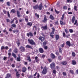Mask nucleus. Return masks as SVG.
<instances>
[{"label": "nucleus", "mask_w": 78, "mask_h": 78, "mask_svg": "<svg viewBox=\"0 0 78 78\" xmlns=\"http://www.w3.org/2000/svg\"><path fill=\"white\" fill-rule=\"evenodd\" d=\"M33 8L35 10H36L37 9H39V10H42V3H41L39 5H39L37 4L35 6H34L33 7Z\"/></svg>", "instance_id": "f257e3e1"}, {"label": "nucleus", "mask_w": 78, "mask_h": 78, "mask_svg": "<svg viewBox=\"0 0 78 78\" xmlns=\"http://www.w3.org/2000/svg\"><path fill=\"white\" fill-rule=\"evenodd\" d=\"M64 16H65V14H63L62 16V17L61 18V20H60V23L61 25H65V23L63 22L62 20H64Z\"/></svg>", "instance_id": "f03ea898"}, {"label": "nucleus", "mask_w": 78, "mask_h": 78, "mask_svg": "<svg viewBox=\"0 0 78 78\" xmlns=\"http://www.w3.org/2000/svg\"><path fill=\"white\" fill-rule=\"evenodd\" d=\"M52 31L51 33H50L49 36L50 37L52 38V39H54V35H52V34H55V29L54 27L52 28Z\"/></svg>", "instance_id": "7ed1b4c3"}, {"label": "nucleus", "mask_w": 78, "mask_h": 78, "mask_svg": "<svg viewBox=\"0 0 78 78\" xmlns=\"http://www.w3.org/2000/svg\"><path fill=\"white\" fill-rule=\"evenodd\" d=\"M28 41L29 44L30 45H36V43L34 42V41H33V39H28Z\"/></svg>", "instance_id": "20e7f679"}, {"label": "nucleus", "mask_w": 78, "mask_h": 78, "mask_svg": "<svg viewBox=\"0 0 78 78\" xmlns=\"http://www.w3.org/2000/svg\"><path fill=\"white\" fill-rule=\"evenodd\" d=\"M47 73V68L46 66H45L43 69L42 73L43 75H45Z\"/></svg>", "instance_id": "39448f33"}, {"label": "nucleus", "mask_w": 78, "mask_h": 78, "mask_svg": "<svg viewBox=\"0 0 78 78\" xmlns=\"http://www.w3.org/2000/svg\"><path fill=\"white\" fill-rule=\"evenodd\" d=\"M19 50L22 51V52H25V51L26 49L24 47H23V46H21Z\"/></svg>", "instance_id": "423d86ee"}, {"label": "nucleus", "mask_w": 78, "mask_h": 78, "mask_svg": "<svg viewBox=\"0 0 78 78\" xmlns=\"http://www.w3.org/2000/svg\"><path fill=\"white\" fill-rule=\"evenodd\" d=\"M38 39L39 41H41V42H44L45 41V37L40 36L38 37Z\"/></svg>", "instance_id": "0eeeda50"}, {"label": "nucleus", "mask_w": 78, "mask_h": 78, "mask_svg": "<svg viewBox=\"0 0 78 78\" xmlns=\"http://www.w3.org/2000/svg\"><path fill=\"white\" fill-rule=\"evenodd\" d=\"M47 16L45 15H44V20H42V22H44V23H45V22H47Z\"/></svg>", "instance_id": "6e6552de"}, {"label": "nucleus", "mask_w": 78, "mask_h": 78, "mask_svg": "<svg viewBox=\"0 0 78 78\" xmlns=\"http://www.w3.org/2000/svg\"><path fill=\"white\" fill-rule=\"evenodd\" d=\"M27 35L28 37H30H30H33V34L32 33L30 32L29 33H27Z\"/></svg>", "instance_id": "1a4fd4ad"}, {"label": "nucleus", "mask_w": 78, "mask_h": 78, "mask_svg": "<svg viewBox=\"0 0 78 78\" xmlns=\"http://www.w3.org/2000/svg\"><path fill=\"white\" fill-rule=\"evenodd\" d=\"M27 68L25 66H24L22 68V72H23V73H25V72H27Z\"/></svg>", "instance_id": "9d476101"}, {"label": "nucleus", "mask_w": 78, "mask_h": 78, "mask_svg": "<svg viewBox=\"0 0 78 78\" xmlns=\"http://www.w3.org/2000/svg\"><path fill=\"white\" fill-rule=\"evenodd\" d=\"M39 52L41 53H43L44 52V49L42 48H39L38 49Z\"/></svg>", "instance_id": "9b49d317"}, {"label": "nucleus", "mask_w": 78, "mask_h": 78, "mask_svg": "<svg viewBox=\"0 0 78 78\" xmlns=\"http://www.w3.org/2000/svg\"><path fill=\"white\" fill-rule=\"evenodd\" d=\"M16 12L17 14V17H21V15L20 13V11L19 10H17Z\"/></svg>", "instance_id": "f8f14e48"}, {"label": "nucleus", "mask_w": 78, "mask_h": 78, "mask_svg": "<svg viewBox=\"0 0 78 78\" xmlns=\"http://www.w3.org/2000/svg\"><path fill=\"white\" fill-rule=\"evenodd\" d=\"M48 27H47V26L45 25L44 26H42L41 27V29H42V30H45L47 29Z\"/></svg>", "instance_id": "ddd939ff"}, {"label": "nucleus", "mask_w": 78, "mask_h": 78, "mask_svg": "<svg viewBox=\"0 0 78 78\" xmlns=\"http://www.w3.org/2000/svg\"><path fill=\"white\" fill-rule=\"evenodd\" d=\"M50 66L51 69H53V68H55V64L54 62L52 63H51L50 64Z\"/></svg>", "instance_id": "4468645a"}, {"label": "nucleus", "mask_w": 78, "mask_h": 78, "mask_svg": "<svg viewBox=\"0 0 78 78\" xmlns=\"http://www.w3.org/2000/svg\"><path fill=\"white\" fill-rule=\"evenodd\" d=\"M10 77H11V74L8 73L7 74L6 77H5V78H9Z\"/></svg>", "instance_id": "2eb2a0df"}, {"label": "nucleus", "mask_w": 78, "mask_h": 78, "mask_svg": "<svg viewBox=\"0 0 78 78\" xmlns=\"http://www.w3.org/2000/svg\"><path fill=\"white\" fill-rule=\"evenodd\" d=\"M51 57L52 59H54L56 58V56H55V55L53 53H51Z\"/></svg>", "instance_id": "dca6fc26"}, {"label": "nucleus", "mask_w": 78, "mask_h": 78, "mask_svg": "<svg viewBox=\"0 0 78 78\" xmlns=\"http://www.w3.org/2000/svg\"><path fill=\"white\" fill-rule=\"evenodd\" d=\"M66 44L67 45L70 47L71 46V44H70V42L69 41H67L66 42Z\"/></svg>", "instance_id": "f3484780"}, {"label": "nucleus", "mask_w": 78, "mask_h": 78, "mask_svg": "<svg viewBox=\"0 0 78 78\" xmlns=\"http://www.w3.org/2000/svg\"><path fill=\"white\" fill-rule=\"evenodd\" d=\"M71 20L72 22V23H73L75 22V16H73Z\"/></svg>", "instance_id": "a211bd4d"}, {"label": "nucleus", "mask_w": 78, "mask_h": 78, "mask_svg": "<svg viewBox=\"0 0 78 78\" xmlns=\"http://www.w3.org/2000/svg\"><path fill=\"white\" fill-rule=\"evenodd\" d=\"M26 47V48H30V49H33V47L31 46L30 45L28 44L27 45Z\"/></svg>", "instance_id": "6ab92c4d"}, {"label": "nucleus", "mask_w": 78, "mask_h": 78, "mask_svg": "<svg viewBox=\"0 0 78 78\" xmlns=\"http://www.w3.org/2000/svg\"><path fill=\"white\" fill-rule=\"evenodd\" d=\"M35 62H39V59L38 58V57L36 56L35 58Z\"/></svg>", "instance_id": "aec40b11"}, {"label": "nucleus", "mask_w": 78, "mask_h": 78, "mask_svg": "<svg viewBox=\"0 0 78 78\" xmlns=\"http://www.w3.org/2000/svg\"><path fill=\"white\" fill-rule=\"evenodd\" d=\"M27 25L28 26H30V27H31L33 25V23L31 22H28L27 23Z\"/></svg>", "instance_id": "412c9836"}, {"label": "nucleus", "mask_w": 78, "mask_h": 78, "mask_svg": "<svg viewBox=\"0 0 78 78\" xmlns=\"http://www.w3.org/2000/svg\"><path fill=\"white\" fill-rule=\"evenodd\" d=\"M59 52L60 54H62V48H59Z\"/></svg>", "instance_id": "4be33fe9"}, {"label": "nucleus", "mask_w": 78, "mask_h": 78, "mask_svg": "<svg viewBox=\"0 0 78 78\" xmlns=\"http://www.w3.org/2000/svg\"><path fill=\"white\" fill-rule=\"evenodd\" d=\"M58 58L59 60H62L63 59V57L61 55H58Z\"/></svg>", "instance_id": "5701e85b"}, {"label": "nucleus", "mask_w": 78, "mask_h": 78, "mask_svg": "<svg viewBox=\"0 0 78 78\" xmlns=\"http://www.w3.org/2000/svg\"><path fill=\"white\" fill-rule=\"evenodd\" d=\"M59 35H55V39L56 40H59Z\"/></svg>", "instance_id": "b1692460"}, {"label": "nucleus", "mask_w": 78, "mask_h": 78, "mask_svg": "<svg viewBox=\"0 0 78 78\" xmlns=\"http://www.w3.org/2000/svg\"><path fill=\"white\" fill-rule=\"evenodd\" d=\"M50 19H51V20H55V18H54V17H53V15H51L49 17Z\"/></svg>", "instance_id": "393cba45"}, {"label": "nucleus", "mask_w": 78, "mask_h": 78, "mask_svg": "<svg viewBox=\"0 0 78 78\" xmlns=\"http://www.w3.org/2000/svg\"><path fill=\"white\" fill-rule=\"evenodd\" d=\"M61 64L62 65H66L67 64V61H65L62 62H61Z\"/></svg>", "instance_id": "a878e982"}, {"label": "nucleus", "mask_w": 78, "mask_h": 78, "mask_svg": "<svg viewBox=\"0 0 78 78\" xmlns=\"http://www.w3.org/2000/svg\"><path fill=\"white\" fill-rule=\"evenodd\" d=\"M33 30L34 31H36L37 30V27L36 26H34L33 28Z\"/></svg>", "instance_id": "bb28decb"}, {"label": "nucleus", "mask_w": 78, "mask_h": 78, "mask_svg": "<svg viewBox=\"0 0 78 78\" xmlns=\"http://www.w3.org/2000/svg\"><path fill=\"white\" fill-rule=\"evenodd\" d=\"M72 63L73 65H76V62L75 60H72Z\"/></svg>", "instance_id": "cd10ccee"}, {"label": "nucleus", "mask_w": 78, "mask_h": 78, "mask_svg": "<svg viewBox=\"0 0 78 78\" xmlns=\"http://www.w3.org/2000/svg\"><path fill=\"white\" fill-rule=\"evenodd\" d=\"M11 12H12L13 13H16V10H15V9H12L11 11Z\"/></svg>", "instance_id": "c85d7f7f"}, {"label": "nucleus", "mask_w": 78, "mask_h": 78, "mask_svg": "<svg viewBox=\"0 0 78 78\" xmlns=\"http://www.w3.org/2000/svg\"><path fill=\"white\" fill-rule=\"evenodd\" d=\"M13 51L15 53H17L18 52V50H17V49L15 48L14 49V50Z\"/></svg>", "instance_id": "c756f323"}, {"label": "nucleus", "mask_w": 78, "mask_h": 78, "mask_svg": "<svg viewBox=\"0 0 78 78\" xmlns=\"http://www.w3.org/2000/svg\"><path fill=\"white\" fill-rule=\"evenodd\" d=\"M12 56H13V57H14L15 58H16L17 57L16 55L13 52L12 53Z\"/></svg>", "instance_id": "7c9ffc66"}, {"label": "nucleus", "mask_w": 78, "mask_h": 78, "mask_svg": "<svg viewBox=\"0 0 78 78\" xmlns=\"http://www.w3.org/2000/svg\"><path fill=\"white\" fill-rule=\"evenodd\" d=\"M8 55H9V56L8 57V59H9V58H10V57H11V53L10 52H9L8 53Z\"/></svg>", "instance_id": "2f4dec72"}, {"label": "nucleus", "mask_w": 78, "mask_h": 78, "mask_svg": "<svg viewBox=\"0 0 78 78\" xmlns=\"http://www.w3.org/2000/svg\"><path fill=\"white\" fill-rule=\"evenodd\" d=\"M69 30L70 33H73V29H69Z\"/></svg>", "instance_id": "473e14b6"}, {"label": "nucleus", "mask_w": 78, "mask_h": 78, "mask_svg": "<svg viewBox=\"0 0 78 78\" xmlns=\"http://www.w3.org/2000/svg\"><path fill=\"white\" fill-rule=\"evenodd\" d=\"M76 55V54H75V53L74 52H72V55L73 56H75V55Z\"/></svg>", "instance_id": "72a5a7b5"}, {"label": "nucleus", "mask_w": 78, "mask_h": 78, "mask_svg": "<svg viewBox=\"0 0 78 78\" xmlns=\"http://www.w3.org/2000/svg\"><path fill=\"white\" fill-rule=\"evenodd\" d=\"M48 61L49 62V63H50V62H52V59H51V58H48Z\"/></svg>", "instance_id": "f704fd0d"}, {"label": "nucleus", "mask_w": 78, "mask_h": 78, "mask_svg": "<svg viewBox=\"0 0 78 78\" xmlns=\"http://www.w3.org/2000/svg\"><path fill=\"white\" fill-rule=\"evenodd\" d=\"M69 72L72 73V74H74V72L72 70H69Z\"/></svg>", "instance_id": "c9c22d12"}, {"label": "nucleus", "mask_w": 78, "mask_h": 78, "mask_svg": "<svg viewBox=\"0 0 78 78\" xmlns=\"http://www.w3.org/2000/svg\"><path fill=\"white\" fill-rule=\"evenodd\" d=\"M27 60V61H29V62H31V59L30 58V57L29 56L28 57Z\"/></svg>", "instance_id": "e433bc0d"}, {"label": "nucleus", "mask_w": 78, "mask_h": 78, "mask_svg": "<svg viewBox=\"0 0 78 78\" xmlns=\"http://www.w3.org/2000/svg\"><path fill=\"white\" fill-rule=\"evenodd\" d=\"M11 26L14 28H16V25L15 24H13L11 25Z\"/></svg>", "instance_id": "4c0bfd02"}, {"label": "nucleus", "mask_w": 78, "mask_h": 78, "mask_svg": "<svg viewBox=\"0 0 78 78\" xmlns=\"http://www.w3.org/2000/svg\"><path fill=\"white\" fill-rule=\"evenodd\" d=\"M77 6H74V9L76 11H77Z\"/></svg>", "instance_id": "58836bf2"}, {"label": "nucleus", "mask_w": 78, "mask_h": 78, "mask_svg": "<svg viewBox=\"0 0 78 78\" xmlns=\"http://www.w3.org/2000/svg\"><path fill=\"white\" fill-rule=\"evenodd\" d=\"M1 50H2L4 49H5V47L3 46H2L1 47Z\"/></svg>", "instance_id": "ea45409f"}, {"label": "nucleus", "mask_w": 78, "mask_h": 78, "mask_svg": "<svg viewBox=\"0 0 78 78\" xmlns=\"http://www.w3.org/2000/svg\"><path fill=\"white\" fill-rule=\"evenodd\" d=\"M44 48L45 50H48V47L47 46H44Z\"/></svg>", "instance_id": "a19ab883"}, {"label": "nucleus", "mask_w": 78, "mask_h": 78, "mask_svg": "<svg viewBox=\"0 0 78 78\" xmlns=\"http://www.w3.org/2000/svg\"><path fill=\"white\" fill-rule=\"evenodd\" d=\"M55 55H57V56H58V55H59V52L58 51H56L55 52Z\"/></svg>", "instance_id": "79ce46f5"}, {"label": "nucleus", "mask_w": 78, "mask_h": 78, "mask_svg": "<svg viewBox=\"0 0 78 78\" xmlns=\"http://www.w3.org/2000/svg\"><path fill=\"white\" fill-rule=\"evenodd\" d=\"M18 73H19L18 72H16V76H20V74H18Z\"/></svg>", "instance_id": "37998d69"}, {"label": "nucleus", "mask_w": 78, "mask_h": 78, "mask_svg": "<svg viewBox=\"0 0 78 78\" xmlns=\"http://www.w3.org/2000/svg\"><path fill=\"white\" fill-rule=\"evenodd\" d=\"M52 72H53V73H54V74H56V70L55 69H54L52 71Z\"/></svg>", "instance_id": "c03bdc74"}, {"label": "nucleus", "mask_w": 78, "mask_h": 78, "mask_svg": "<svg viewBox=\"0 0 78 78\" xmlns=\"http://www.w3.org/2000/svg\"><path fill=\"white\" fill-rule=\"evenodd\" d=\"M63 9H67V6H64L63 7Z\"/></svg>", "instance_id": "a18cd8bd"}, {"label": "nucleus", "mask_w": 78, "mask_h": 78, "mask_svg": "<svg viewBox=\"0 0 78 78\" xmlns=\"http://www.w3.org/2000/svg\"><path fill=\"white\" fill-rule=\"evenodd\" d=\"M47 41H44V42H43V45H46L47 44Z\"/></svg>", "instance_id": "49530a36"}, {"label": "nucleus", "mask_w": 78, "mask_h": 78, "mask_svg": "<svg viewBox=\"0 0 78 78\" xmlns=\"http://www.w3.org/2000/svg\"><path fill=\"white\" fill-rule=\"evenodd\" d=\"M17 61H20V58L17 57Z\"/></svg>", "instance_id": "de8ad7c7"}, {"label": "nucleus", "mask_w": 78, "mask_h": 78, "mask_svg": "<svg viewBox=\"0 0 78 78\" xmlns=\"http://www.w3.org/2000/svg\"><path fill=\"white\" fill-rule=\"evenodd\" d=\"M16 44L18 46V47H19V45H20V42L19 41H17L16 42Z\"/></svg>", "instance_id": "09e8293b"}, {"label": "nucleus", "mask_w": 78, "mask_h": 78, "mask_svg": "<svg viewBox=\"0 0 78 78\" xmlns=\"http://www.w3.org/2000/svg\"><path fill=\"white\" fill-rule=\"evenodd\" d=\"M3 12H4V14H6L7 12H6V10H5L3 9Z\"/></svg>", "instance_id": "8fccbe9b"}, {"label": "nucleus", "mask_w": 78, "mask_h": 78, "mask_svg": "<svg viewBox=\"0 0 78 78\" xmlns=\"http://www.w3.org/2000/svg\"><path fill=\"white\" fill-rule=\"evenodd\" d=\"M65 31L66 32V33H68L69 32V31H68V29H65Z\"/></svg>", "instance_id": "3c124183"}, {"label": "nucleus", "mask_w": 78, "mask_h": 78, "mask_svg": "<svg viewBox=\"0 0 78 78\" xmlns=\"http://www.w3.org/2000/svg\"><path fill=\"white\" fill-rule=\"evenodd\" d=\"M72 0H67V2H68V3H72Z\"/></svg>", "instance_id": "603ef678"}, {"label": "nucleus", "mask_w": 78, "mask_h": 78, "mask_svg": "<svg viewBox=\"0 0 78 78\" xmlns=\"http://www.w3.org/2000/svg\"><path fill=\"white\" fill-rule=\"evenodd\" d=\"M35 15L37 17V18H39V15L38 14H37V13L35 14Z\"/></svg>", "instance_id": "864d4df0"}, {"label": "nucleus", "mask_w": 78, "mask_h": 78, "mask_svg": "<svg viewBox=\"0 0 78 78\" xmlns=\"http://www.w3.org/2000/svg\"><path fill=\"white\" fill-rule=\"evenodd\" d=\"M55 12H56V13H57V14H59L60 12L59 11H57V10H56V9H55Z\"/></svg>", "instance_id": "5fc2aeb1"}, {"label": "nucleus", "mask_w": 78, "mask_h": 78, "mask_svg": "<svg viewBox=\"0 0 78 78\" xmlns=\"http://www.w3.org/2000/svg\"><path fill=\"white\" fill-rule=\"evenodd\" d=\"M62 74L64 76H66L67 75V74L66 72H63Z\"/></svg>", "instance_id": "6e6d98bb"}, {"label": "nucleus", "mask_w": 78, "mask_h": 78, "mask_svg": "<svg viewBox=\"0 0 78 78\" xmlns=\"http://www.w3.org/2000/svg\"><path fill=\"white\" fill-rule=\"evenodd\" d=\"M64 45H65V43H64L62 44H61V47L62 48H63L64 47Z\"/></svg>", "instance_id": "4d7b16f0"}, {"label": "nucleus", "mask_w": 78, "mask_h": 78, "mask_svg": "<svg viewBox=\"0 0 78 78\" xmlns=\"http://www.w3.org/2000/svg\"><path fill=\"white\" fill-rule=\"evenodd\" d=\"M63 36L64 37H66V33L64 32L63 33Z\"/></svg>", "instance_id": "13d9d810"}, {"label": "nucleus", "mask_w": 78, "mask_h": 78, "mask_svg": "<svg viewBox=\"0 0 78 78\" xmlns=\"http://www.w3.org/2000/svg\"><path fill=\"white\" fill-rule=\"evenodd\" d=\"M7 5L8 6H10V2H7Z\"/></svg>", "instance_id": "bf43d9fd"}, {"label": "nucleus", "mask_w": 78, "mask_h": 78, "mask_svg": "<svg viewBox=\"0 0 78 78\" xmlns=\"http://www.w3.org/2000/svg\"><path fill=\"white\" fill-rule=\"evenodd\" d=\"M7 15L9 17H10V14H9V12H7Z\"/></svg>", "instance_id": "052dcab7"}, {"label": "nucleus", "mask_w": 78, "mask_h": 78, "mask_svg": "<svg viewBox=\"0 0 78 78\" xmlns=\"http://www.w3.org/2000/svg\"><path fill=\"white\" fill-rule=\"evenodd\" d=\"M41 56L43 59H44L45 57V55H42Z\"/></svg>", "instance_id": "680f3d73"}, {"label": "nucleus", "mask_w": 78, "mask_h": 78, "mask_svg": "<svg viewBox=\"0 0 78 78\" xmlns=\"http://www.w3.org/2000/svg\"><path fill=\"white\" fill-rule=\"evenodd\" d=\"M25 20L27 22H28V18H25Z\"/></svg>", "instance_id": "e2e57ef3"}, {"label": "nucleus", "mask_w": 78, "mask_h": 78, "mask_svg": "<svg viewBox=\"0 0 78 78\" xmlns=\"http://www.w3.org/2000/svg\"><path fill=\"white\" fill-rule=\"evenodd\" d=\"M6 21L7 22V23H8V22H10V20H9V19H6Z\"/></svg>", "instance_id": "0e129e2a"}, {"label": "nucleus", "mask_w": 78, "mask_h": 78, "mask_svg": "<svg viewBox=\"0 0 78 78\" xmlns=\"http://www.w3.org/2000/svg\"><path fill=\"white\" fill-rule=\"evenodd\" d=\"M28 78H33V75H30L28 77Z\"/></svg>", "instance_id": "69168bd1"}, {"label": "nucleus", "mask_w": 78, "mask_h": 78, "mask_svg": "<svg viewBox=\"0 0 78 78\" xmlns=\"http://www.w3.org/2000/svg\"><path fill=\"white\" fill-rule=\"evenodd\" d=\"M68 14H73V12H68Z\"/></svg>", "instance_id": "338daca9"}, {"label": "nucleus", "mask_w": 78, "mask_h": 78, "mask_svg": "<svg viewBox=\"0 0 78 78\" xmlns=\"http://www.w3.org/2000/svg\"><path fill=\"white\" fill-rule=\"evenodd\" d=\"M7 58V57H4L3 58V59L4 60V61H5V60H6V58Z\"/></svg>", "instance_id": "774afa93"}]
</instances>
